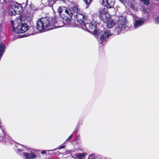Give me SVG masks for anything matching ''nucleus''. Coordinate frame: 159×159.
<instances>
[{
    "label": "nucleus",
    "mask_w": 159,
    "mask_h": 159,
    "mask_svg": "<svg viewBox=\"0 0 159 159\" xmlns=\"http://www.w3.org/2000/svg\"><path fill=\"white\" fill-rule=\"evenodd\" d=\"M115 0H102V4L108 9L112 8L114 7Z\"/></svg>",
    "instance_id": "nucleus-7"
},
{
    "label": "nucleus",
    "mask_w": 159,
    "mask_h": 159,
    "mask_svg": "<svg viewBox=\"0 0 159 159\" xmlns=\"http://www.w3.org/2000/svg\"><path fill=\"white\" fill-rule=\"evenodd\" d=\"M11 6L13 11L16 12L17 14H20L23 11V8L20 4L16 2H13Z\"/></svg>",
    "instance_id": "nucleus-4"
},
{
    "label": "nucleus",
    "mask_w": 159,
    "mask_h": 159,
    "mask_svg": "<svg viewBox=\"0 0 159 159\" xmlns=\"http://www.w3.org/2000/svg\"><path fill=\"white\" fill-rule=\"evenodd\" d=\"M65 147V145H64L59 146L57 148L58 150H60L62 148H64Z\"/></svg>",
    "instance_id": "nucleus-26"
},
{
    "label": "nucleus",
    "mask_w": 159,
    "mask_h": 159,
    "mask_svg": "<svg viewBox=\"0 0 159 159\" xmlns=\"http://www.w3.org/2000/svg\"><path fill=\"white\" fill-rule=\"evenodd\" d=\"M83 26H84L87 29H89V30L91 32L95 34L98 33L96 29V25L95 23H88L87 22V24L85 25H84Z\"/></svg>",
    "instance_id": "nucleus-6"
},
{
    "label": "nucleus",
    "mask_w": 159,
    "mask_h": 159,
    "mask_svg": "<svg viewBox=\"0 0 159 159\" xmlns=\"http://www.w3.org/2000/svg\"><path fill=\"white\" fill-rule=\"evenodd\" d=\"M87 6L90 5L91 3L92 2V0H83Z\"/></svg>",
    "instance_id": "nucleus-16"
},
{
    "label": "nucleus",
    "mask_w": 159,
    "mask_h": 159,
    "mask_svg": "<svg viewBox=\"0 0 159 159\" xmlns=\"http://www.w3.org/2000/svg\"><path fill=\"white\" fill-rule=\"evenodd\" d=\"M139 0H133L130 4V8L134 11H138L139 9V4L138 2Z\"/></svg>",
    "instance_id": "nucleus-10"
},
{
    "label": "nucleus",
    "mask_w": 159,
    "mask_h": 159,
    "mask_svg": "<svg viewBox=\"0 0 159 159\" xmlns=\"http://www.w3.org/2000/svg\"><path fill=\"white\" fill-rule=\"evenodd\" d=\"M145 20L144 19L140 20V26L142 25L145 22Z\"/></svg>",
    "instance_id": "nucleus-24"
},
{
    "label": "nucleus",
    "mask_w": 159,
    "mask_h": 159,
    "mask_svg": "<svg viewBox=\"0 0 159 159\" xmlns=\"http://www.w3.org/2000/svg\"><path fill=\"white\" fill-rule=\"evenodd\" d=\"M155 19L156 22L159 24V16H156Z\"/></svg>",
    "instance_id": "nucleus-22"
},
{
    "label": "nucleus",
    "mask_w": 159,
    "mask_h": 159,
    "mask_svg": "<svg viewBox=\"0 0 159 159\" xmlns=\"http://www.w3.org/2000/svg\"><path fill=\"white\" fill-rule=\"evenodd\" d=\"M1 136H0V138H1Z\"/></svg>",
    "instance_id": "nucleus-32"
},
{
    "label": "nucleus",
    "mask_w": 159,
    "mask_h": 159,
    "mask_svg": "<svg viewBox=\"0 0 159 159\" xmlns=\"http://www.w3.org/2000/svg\"><path fill=\"white\" fill-rule=\"evenodd\" d=\"M127 20L125 17L123 16H120L118 18V20L117 24H126Z\"/></svg>",
    "instance_id": "nucleus-13"
},
{
    "label": "nucleus",
    "mask_w": 159,
    "mask_h": 159,
    "mask_svg": "<svg viewBox=\"0 0 159 159\" xmlns=\"http://www.w3.org/2000/svg\"><path fill=\"white\" fill-rule=\"evenodd\" d=\"M133 17L135 21H136V20H139V18L137 17H136L135 15H133Z\"/></svg>",
    "instance_id": "nucleus-27"
},
{
    "label": "nucleus",
    "mask_w": 159,
    "mask_h": 159,
    "mask_svg": "<svg viewBox=\"0 0 159 159\" xmlns=\"http://www.w3.org/2000/svg\"><path fill=\"white\" fill-rule=\"evenodd\" d=\"M29 26L25 23H21L18 25L16 28L15 32L16 33H22L27 31Z\"/></svg>",
    "instance_id": "nucleus-2"
},
{
    "label": "nucleus",
    "mask_w": 159,
    "mask_h": 159,
    "mask_svg": "<svg viewBox=\"0 0 159 159\" xmlns=\"http://www.w3.org/2000/svg\"><path fill=\"white\" fill-rule=\"evenodd\" d=\"M76 138L77 139L80 140V135H78L76 137Z\"/></svg>",
    "instance_id": "nucleus-31"
},
{
    "label": "nucleus",
    "mask_w": 159,
    "mask_h": 159,
    "mask_svg": "<svg viewBox=\"0 0 159 159\" xmlns=\"http://www.w3.org/2000/svg\"><path fill=\"white\" fill-rule=\"evenodd\" d=\"M100 17L102 21L104 23H107L109 21L110 14L108 8H103L100 14Z\"/></svg>",
    "instance_id": "nucleus-3"
},
{
    "label": "nucleus",
    "mask_w": 159,
    "mask_h": 159,
    "mask_svg": "<svg viewBox=\"0 0 159 159\" xmlns=\"http://www.w3.org/2000/svg\"><path fill=\"white\" fill-rule=\"evenodd\" d=\"M134 25L135 28H137L138 26H139V20H136V21L134 22Z\"/></svg>",
    "instance_id": "nucleus-17"
},
{
    "label": "nucleus",
    "mask_w": 159,
    "mask_h": 159,
    "mask_svg": "<svg viewBox=\"0 0 159 159\" xmlns=\"http://www.w3.org/2000/svg\"><path fill=\"white\" fill-rule=\"evenodd\" d=\"M70 8L71 10L75 13H78L79 10V5L76 3H71L70 5Z\"/></svg>",
    "instance_id": "nucleus-11"
},
{
    "label": "nucleus",
    "mask_w": 159,
    "mask_h": 159,
    "mask_svg": "<svg viewBox=\"0 0 159 159\" xmlns=\"http://www.w3.org/2000/svg\"><path fill=\"white\" fill-rule=\"evenodd\" d=\"M75 156L77 159H83L85 157L86 154L85 153H78L75 154Z\"/></svg>",
    "instance_id": "nucleus-15"
},
{
    "label": "nucleus",
    "mask_w": 159,
    "mask_h": 159,
    "mask_svg": "<svg viewBox=\"0 0 159 159\" xmlns=\"http://www.w3.org/2000/svg\"><path fill=\"white\" fill-rule=\"evenodd\" d=\"M11 24L12 28V31L13 32H15L16 28H15V26L14 25V21L13 20H11Z\"/></svg>",
    "instance_id": "nucleus-19"
},
{
    "label": "nucleus",
    "mask_w": 159,
    "mask_h": 159,
    "mask_svg": "<svg viewBox=\"0 0 159 159\" xmlns=\"http://www.w3.org/2000/svg\"><path fill=\"white\" fill-rule=\"evenodd\" d=\"M72 134H71L69 137L67 138V140H70V139H72Z\"/></svg>",
    "instance_id": "nucleus-29"
},
{
    "label": "nucleus",
    "mask_w": 159,
    "mask_h": 159,
    "mask_svg": "<svg viewBox=\"0 0 159 159\" xmlns=\"http://www.w3.org/2000/svg\"><path fill=\"white\" fill-rule=\"evenodd\" d=\"M76 18L77 21L80 24L81 26H83L88 22V20L86 17L80 13H76Z\"/></svg>",
    "instance_id": "nucleus-5"
},
{
    "label": "nucleus",
    "mask_w": 159,
    "mask_h": 159,
    "mask_svg": "<svg viewBox=\"0 0 159 159\" xmlns=\"http://www.w3.org/2000/svg\"><path fill=\"white\" fill-rule=\"evenodd\" d=\"M144 4L147 5H148L150 3V2L149 0H141Z\"/></svg>",
    "instance_id": "nucleus-20"
},
{
    "label": "nucleus",
    "mask_w": 159,
    "mask_h": 159,
    "mask_svg": "<svg viewBox=\"0 0 159 159\" xmlns=\"http://www.w3.org/2000/svg\"><path fill=\"white\" fill-rule=\"evenodd\" d=\"M23 154L26 159H31V158L33 159L37 157L36 155L33 153H29L26 152H24Z\"/></svg>",
    "instance_id": "nucleus-12"
},
{
    "label": "nucleus",
    "mask_w": 159,
    "mask_h": 159,
    "mask_svg": "<svg viewBox=\"0 0 159 159\" xmlns=\"http://www.w3.org/2000/svg\"><path fill=\"white\" fill-rule=\"evenodd\" d=\"M27 3L28 2V0H27Z\"/></svg>",
    "instance_id": "nucleus-33"
},
{
    "label": "nucleus",
    "mask_w": 159,
    "mask_h": 159,
    "mask_svg": "<svg viewBox=\"0 0 159 159\" xmlns=\"http://www.w3.org/2000/svg\"><path fill=\"white\" fill-rule=\"evenodd\" d=\"M111 34V32L109 30H107L102 32L100 36V39L102 42H105L107 40L109 36Z\"/></svg>",
    "instance_id": "nucleus-8"
},
{
    "label": "nucleus",
    "mask_w": 159,
    "mask_h": 159,
    "mask_svg": "<svg viewBox=\"0 0 159 159\" xmlns=\"http://www.w3.org/2000/svg\"><path fill=\"white\" fill-rule=\"evenodd\" d=\"M46 153V152L45 151H42L41 152V153L42 154H44Z\"/></svg>",
    "instance_id": "nucleus-30"
},
{
    "label": "nucleus",
    "mask_w": 159,
    "mask_h": 159,
    "mask_svg": "<svg viewBox=\"0 0 159 159\" xmlns=\"http://www.w3.org/2000/svg\"><path fill=\"white\" fill-rule=\"evenodd\" d=\"M58 12L60 14V16H61V14H63V13H62V12L63 11V10H62L61 7H59L58 9Z\"/></svg>",
    "instance_id": "nucleus-21"
},
{
    "label": "nucleus",
    "mask_w": 159,
    "mask_h": 159,
    "mask_svg": "<svg viewBox=\"0 0 159 159\" xmlns=\"http://www.w3.org/2000/svg\"><path fill=\"white\" fill-rule=\"evenodd\" d=\"M8 13L11 16H13L15 15V14H17V13L15 12L14 11H12V10H9L8 11Z\"/></svg>",
    "instance_id": "nucleus-18"
},
{
    "label": "nucleus",
    "mask_w": 159,
    "mask_h": 159,
    "mask_svg": "<svg viewBox=\"0 0 159 159\" xmlns=\"http://www.w3.org/2000/svg\"><path fill=\"white\" fill-rule=\"evenodd\" d=\"M143 11L144 12H146L147 13H149L150 11V10L149 8L144 9Z\"/></svg>",
    "instance_id": "nucleus-23"
},
{
    "label": "nucleus",
    "mask_w": 159,
    "mask_h": 159,
    "mask_svg": "<svg viewBox=\"0 0 159 159\" xmlns=\"http://www.w3.org/2000/svg\"><path fill=\"white\" fill-rule=\"evenodd\" d=\"M121 2L123 3L124 4H125L127 3L126 0H119Z\"/></svg>",
    "instance_id": "nucleus-25"
},
{
    "label": "nucleus",
    "mask_w": 159,
    "mask_h": 159,
    "mask_svg": "<svg viewBox=\"0 0 159 159\" xmlns=\"http://www.w3.org/2000/svg\"><path fill=\"white\" fill-rule=\"evenodd\" d=\"M117 25L116 30L118 33L120 32L123 30H128L129 29V28L126 25V24H117Z\"/></svg>",
    "instance_id": "nucleus-9"
},
{
    "label": "nucleus",
    "mask_w": 159,
    "mask_h": 159,
    "mask_svg": "<svg viewBox=\"0 0 159 159\" xmlns=\"http://www.w3.org/2000/svg\"><path fill=\"white\" fill-rule=\"evenodd\" d=\"M109 23H108L107 25V26L109 28H112V25H111V24L109 25Z\"/></svg>",
    "instance_id": "nucleus-28"
},
{
    "label": "nucleus",
    "mask_w": 159,
    "mask_h": 159,
    "mask_svg": "<svg viewBox=\"0 0 159 159\" xmlns=\"http://www.w3.org/2000/svg\"><path fill=\"white\" fill-rule=\"evenodd\" d=\"M5 46L3 43H0V59L2 57L5 51Z\"/></svg>",
    "instance_id": "nucleus-14"
},
{
    "label": "nucleus",
    "mask_w": 159,
    "mask_h": 159,
    "mask_svg": "<svg viewBox=\"0 0 159 159\" xmlns=\"http://www.w3.org/2000/svg\"><path fill=\"white\" fill-rule=\"evenodd\" d=\"M73 16L72 10L67 8L65 10L63 14H61V19L56 20V16H53L50 18L48 17L39 19L37 22V28L39 31H41L48 28L51 30L56 28L57 27H61L63 25L62 19L66 21L70 20Z\"/></svg>",
    "instance_id": "nucleus-1"
}]
</instances>
